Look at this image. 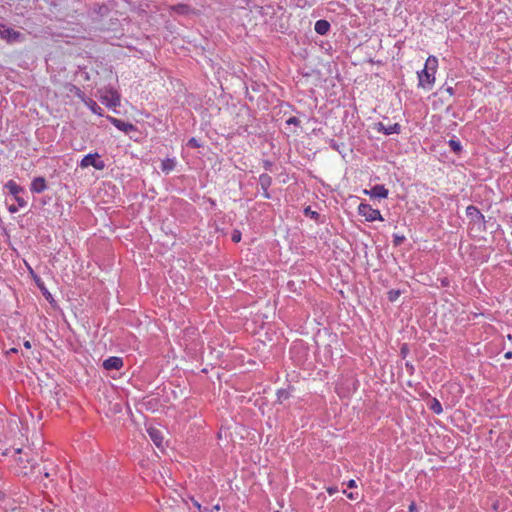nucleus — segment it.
<instances>
[{"label":"nucleus","instance_id":"1","mask_svg":"<svg viewBox=\"0 0 512 512\" xmlns=\"http://www.w3.org/2000/svg\"><path fill=\"white\" fill-rule=\"evenodd\" d=\"M160 509L162 512H188L190 507L185 499L178 497L164 502Z\"/></svg>","mask_w":512,"mask_h":512},{"label":"nucleus","instance_id":"2","mask_svg":"<svg viewBox=\"0 0 512 512\" xmlns=\"http://www.w3.org/2000/svg\"><path fill=\"white\" fill-rule=\"evenodd\" d=\"M360 215L365 217L366 221L383 220L381 213L378 209H373L370 205L361 203L358 207Z\"/></svg>","mask_w":512,"mask_h":512},{"label":"nucleus","instance_id":"3","mask_svg":"<svg viewBox=\"0 0 512 512\" xmlns=\"http://www.w3.org/2000/svg\"><path fill=\"white\" fill-rule=\"evenodd\" d=\"M434 74L435 72L424 68L421 72L418 73L419 85L423 88L431 87L435 81Z\"/></svg>","mask_w":512,"mask_h":512},{"label":"nucleus","instance_id":"4","mask_svg":"<svg viewBox=\"0 0 512 512\" xmlns=\"http://www.w3.org/2000/svg\"><path fill=\"white\" fill-rule=\"evenodd\" d=\"M102 103L108 107H117L120 104V96L116 91L108 90L101 97Z\"/></svg>","mask_w":512,"mask_h":512},{"label":"nucleus","instance_id":"5","mask_svg":"<svg viewBox=\"0 0 512 512\" xmlns=\"http://www.w3.org/2000/svg\"><path fill=\"white\" fill-rule=\"evenodd\" d=\"M98 157L97 154H88L81 160V167L86 168L89 166H93L94 168L98 170H102L104 168V162L98 161L96 158Z\"/></svg>","mask_w":512,"mask_h":512},{"label":"nucleus","instance_id":"6","mask_svg":"<svg viewBox=\"0 0 512 512\" xmlns=\"http://www.w3.org/2000/svg\"><path fill=\"white\" fill-rule=\"evenodd\" d=\"M147 432L151 438V440L154 442V444L160 448V449H163V435H162V432L157 429V428H154V427H149L147 429Z\"/></svg>","mask_w":512,"mask_h":512},{"label":"nucleus","instance_id":"7","mask_svg":"<svg viewBox=\"0 0 512 512\" xmlns=\"http://www.w3.org/2000/svg\"><path fill=\"white\" fill-rule=\"evenodd\" d=\"M123 366V360L120 357H109L108 359L104 360L103 367L106 370H119Z\"/></svg>","mask_w":512,"mask_h":512},{"label":"nucleus","instance_id":"8","mask_svg":"<svg viewBox=\"0 0 512 512\" xmlns=\"http://www.w3.org/2000/svg\"><path fill=\"white\" fill-rule=\"evenodd\" d=\"M18 464L20 465L21 472L24 475L31 474L34 472L36 465L33 459L24 460L22 457L18 459Z\"/></svg>","mask_w":512,"mask_h":512},{"label":"nucleus","instance_id":"9","mask_svg":"<svg viewBox=\"0 0 512 512\" xmlns=\"http://www.w3.org/2000/svg\"><path fill=\"white\" fill-rule=\"evenodd\" d=\"M364 193L376 198H386L388 190L383 185H375L370 190H364Z\"/></svg>","mask_w":512,"mask_h":512},{"label":"nucleus","instance_id":"10","mask_svg":"<svg viewBox=\"0 0 512 512\" xmlns=\"http://www.w3.org/2000/svg\"><path fill=\"white\" fill-rule=\"evenodd\" d=\"M466 214L471 219V221L475 223L484 222V216L480 213V211L475 206H468L466 208Z\"/></svg>","mask_w":512,"mask_h":512},{"label":"nucleus","instance_id":"11","mask_svg":"<svg viewBox=\"0 0 512 512\" xmlns=\"http://www.w3.org/2000/svg\"><path fill=\"white\" fill-rule=\"evenodd\" d=\"M46 180L43 177H37L31 184V190L35 193H41L46 189Z\"/></svg>","mask_w":512,"mask_h":512},{"label":"nucleus","instance_id":"12","mask_svg":"<svg viewBox=\"0 0 512 512\" xmlns=\"http://www.w3.org/2000/svg\"><path fill=\"white\" fill-rule=\"evenodd\" d=\"M111 121L119 130H121L123 132L128 133L135 129L134 125L131 123L123 122L116 118H112Z\"/></svg>","mask_w":512,"mask_h":512},{"label":"nucleus","instance_id":"13","mask_svg":"<svg viewBox=\"0 0 512 512\" xmlns=\"http://www.w3.org/2000/svg\"><path fill=\"white\" fill-rule=\"evenodd\" d=\"M314 29L318 34L325 35L330 29V23L326 20H318Z\"/></svg>","mask_w":512,"mask_h":512},{"label":"nucleus","instance_id":"14","mask_svg":"<svg viewBox=\"0 0 512 512\" xmlns=\"http://www.w3.org/2000/svg\"><path fill=\"white\" fill-rule=\"evenodd\" d=\"M379 130H383L385 134L390 135L393 133H398L400 129V125L398 123H395L393 125H390L388 127H385L382 123L378 124Z\"/></svg>","mask_w":512,"mask_h":512},{"label":"nucleus","instance_id":"15","mask_svg":"<svg viewBox=\"0 0 512 512\" xmlns=\"http://www.w3.org/2000/svg\"><path fill=\"white\" fill-rule=\"evenodd\" d=\"M272 183V179L268 174H261L259 177V184L264 192L268 190Z\"/></svg>","mask_w":512,"mask_h":512},{"label":"nucleus","instance_id":"16","mask_svg":"<svg viewBox=\"0 0 512 512\" xmlns=\"http://www.w3.org/2000/svg\"><path fill=\"white\" fill-rule=\"evenodd\" d=\"M176 162L174 159L167 158L162 161V171L169 173L175 168Z\"/></svg>","mask_w":512,"mask_h":512},{"label":"nucleus","instance_id":"17","mask_svg":"<svg viewBox=\"0 0 512 512\" xmlns=\"http://www.w3.org/2000/svg\"><path fill=\"white\" fill-rule=\"evenodd\" d=\"M20 36V33L13 29H4L2 31V37L8 40H16Z\"/></svg>","mask_w":512,"mask_h":512},{"label":"nucleus","instance_id":"18","mask_svg":"<svg viewBox=\"0 0 512 512\" xmlns=\"http://www.w3.org/2000/svg\"><path fill=\"white\" fill-rule=\"evenodd\" d=\"M437 64H438L437 58L434 56H429L428 59L426 60L424 68L428 69L432 72H435Z\"/></svg>","mask_w":512,"mask_h":512},{"label":"nucleus","instance_id":"19","mask_svg":"<svg viewBox=\"0 0 512 512\" xmlns=\"http://www.w3.org/2000/svg\"><path fill=\"white\" fill-rule=\"evenodd\" d=\"M5 187L14 196H16L22 190V188L18 186L13 180L8 181Z\"/></svg>","mask_w":512,"mask_h":512},{"label":"nucleus","instance_id":"20","mask_svg":"<svg viewBox=\"0 0 512 512\" xmlns=\"http://www.w3.org/2000/svg\"><path fill=\"white\" fill-rule=\"evenodd\" d=\"M430 409L435 413V414H441L442 413V406L440 404V402L436 399V398H433L431 400V404H430Z\"/></svg>","mask_w":512,"mask_h":512},{"label":"nucleus","instance_id":"21","mask_svg":"<svg viewBox=\"0 0 512 512\" xmlns=\"http://www.w3.org/2000/svg\"><path fill=\"white\" fill-rule=\"evenodd\" d=\"M290 393L287 390L281 389L277 392V401L279 403H283L287 399H289Z\"/></svg>","mask_w":512,"mask_h":512},{"label":"nucleus","instance_id":"22","mask_svg":"<svg viewBox=\"0 0 512 512\" xmlns=\"http://www.w3.org/2000/svg\"><path fill=\"white\" fill-rule=\"evenodd\" d=\"M188 6L185 4H178L172 7V10L176 13L185 14L188 12Z\"/></svg>","mask_w":512,"mask_h":512},{"label":"nucleus","instance_id":"23","mask_svg":"<svg viewBox=\"0 0 512 512\" xmlns=\"http://www.w3.org/2000/svg\"><path fill=\"white\" fill-rule=\"evenodd\" d=\"M449 145L455 152H458L461 150V146H460L459 142H457L455 140H450Z\"/></svg>","mask_w":512,"mask_h":512},{"label":"nucleus","instance_id":"24","mask_svg":"<svg viewBox=\"0 0 512 512\" xmlns=\"http://www.w3.org/2000/svg\"><path fill=\"white\" fill-rule=\"evenodd\" d=\"M388 295H389V299H390L391 301H395V300L399 297V295H400V291H399V290H391V291L388 293Z\"/></svg>","mask_w":512,"mask_h":512},{"label":"nucleus","instance_id":"25","mask_svg":"<svg viewBox=\"0 0 512 512\" xmlns=\"http://www.w3.org/2000/svg\"><path fill=\"white\" fill-rule=\"evenodd\" d=\"M231 238L233 242H239L241 240V232L239 230H234Z\"/></svg>","mask_w":512,"mask_h":512},{"label":"nucleus","instance_id":"26","mask_svg":"<svg viewBox=\"0 0 512 512\" xmlns=\"http://www.w3.org/2000/svg\"><path fill=\"white\" fill-rule=\"evenodd\" d=\"M188 146L190 147H193V148H198L200 147V143L198 142V140L196 138H191L189 141H188Z\"/></svg>","mask_w":512,"mask_h":512},{"label":"nucleus","instance_id":"27","mask_svg":"<svg viewBox=\"0 0 512 512\" xmlns=\"http://www.w3.org/2000/svg\"><path fill=\"white\" fill-rule=\"evenodd\" d=\"M404 236L395 235L394 236V244L396 246L400 245L404 241Z\"/></svg>","mask_w":512,"mask_h":512},{"label":"nucleus","instance_id":"28","mask_svg":"<svg viewBox=\"0 0 512 512\" xmlns=\"http://www.w3.org/2000/svg\"><path fill=\"white\" fill-rule=\"evenodd\" d=\"M300 123L299 119L296 118V117H290L288 120H287V124H293V125H298Z\"/></svg>","mask_w":512,"mask_h":512},{"label":"nucleus","instance_id":"29","mask_svg":"<svg viewBox=\"0 0 512 512\" xmlns=\"http://www.w3.org/2000/svg\"><path fill=\"white\" fill-rule=\"evenodd\" d=\"M305 214H306V215H311L312 217H315V216H317V215H318V214H317V212L311 211L310 207H307V208L305 209Z\"/></svg>","mask_w":512,"mask_h":512},{"label":"nucleus","instance_id":"30","mask_svg":"<svg viewBox=\"0 0 512 512\" xmlns=\"http://www.w3.org/2000/svg\"><path fill=\"white\" fill-rule=\"evenodd\" d=\"M409 512H418L415 502H411V504L409 505Z\"/></svg>","mask_w":512,"mask_h":512},{"label":"nucleus","instance_id":"31","mask_svg":"<svg viewBox=\"0 0 512 512\" xmlns=\"http://www.w3.org/2000/svg\"><path fill=\"white\" fill-rule=\"evenodd\" d=\"M219 510H220V505L216 504L208 512H219Z\"/></svg>","mask_w":512,"mask_h":512},{"label":"nucleus","instance_id":"32","mask_svg":"<svg viewBox=\"0 0 512 512\" xmlns=\"http://www.w3.org/2000/svg\"><path fill=\"white\" fill-rule=\"evenodd\" d=\"M15 198H16V201L18 202V204L20 206H24L25 205V201L22 198L18 197L17 195L15 196Z\"/></svg>","mask_w":512,"mask_h":512},{"label":"nucleus","instance_id":"33","mask_svg":"<svg viewBox=\"0 0 512 512\" xmlns=\"http://www.w3.org/2000/svg\"><path fill=\"white\" fill-rule=\"evenodd\" d=\"M347 486H348L349 488H353V487H355V486H356V482H355V480H353V479L349 480V481H348V483H347Z\"/></svg>","mask_w":512,"mask_h":512},{"label":"nucleus","instance_id":"34","mask_svg":"<svg viewBox=\"0 0 512 512\" xmlns=\"http://www.w3.org/2000/svg\"><path fill=\"white\" fill-rule=\"evenodd\" d=\"M191 500H192V502H193L194 506H195L198 510H201V505H200L196 500H194L193 498H191Z\"/></svg>","mask_w":512,"mask_h":512},{"label":"nucleus","instance_id":"35","mask_svg":"<svg viewBox=\"0 0 512 512\" xmlns=\"http://www.w3.org/2000/svg\"><path fill=\"white\" fill-rule=\"evenodd\" d=\"M327 491H328L329 494H333V493L337 492V488L336 487H334V488L331 487V488H328Z\"/></svg>","mask_w":512,"mask_h":512},{"label":"nucleus","instance_id":"36","mask_svg":"<svg viewBox=\"0 0 512 512\" xmlns=\"http://www.w3.org/2000/svg\"><path fill=\"white\" fill-rule=\"evenodd\" d=\"M504 357H505L506 359H510V358H512V352H510V351H509V352L505 353Z\"/></svg>","mask_w":512,"mask_h":512},{"label":"nucleus","instance_id":"37","mask_svg":"<svg viewBox=\"0 0 512 512\" xmlns=\"http://www.w3.org/2000/svg\"><path fill=\"white\" fill-rule=\"evenodd\" d=\"M263 196H264V198H267V199L270 198L268 190H266V192L263 191Z\"/></svg>","mask_w":512,"mask_h":512},{"label":"nucleus","instance_id":"38","mask_svg":"<svg viewBox=\"0 0 512 512\" xmlns=\"http://www.w3.org/2000/svg\"><path fill=\"white\" fill-rule=\"evenodd\" d=\"M24 347L25 348H30L31 347L30 342L29 341L24 342Z\"/></svg>","mask_w":512,"mask_h":512},{"label":"nucleus","instance_id":"39","mask_svg":"<svg viewBox=\"0 0 512 512\" xmlns=\"http://www.w3.org/2000/svg\"><path fill=\"white\" fill-rule=\"evenodd\" d=\"M9 211L10 212H16V208L14 206H10Z\"/></svg>","mask_w":512,"mask_h":512},{"label":"nucleus","instance_id":"40","mask_svg":"<svg viewBox=\"0 0 512 512\" xmlns=\"http://www.w3.org/2000/svg\"><path fill=\"white\" fill-rule=\"evenodd\" d=\"M347 497L350 498V499H354V496H353L352 493L347 494Z\"/></svg>","mask_w":512,"mask_h":512},{"label":"nucleus","instance_id":"41","mask_svg":"<svg viewBox=\"0 0 512 512\" xmlns=\"http://www.w3.org/2000/svg\"><path fill=\"white\" fill-rule=\"evenodd\" d=\"M44 476L49 477L50 476L49 472H44Z\"/></svg>","mask_w":512,"mask_h":512},{"label":"nucleus","instance_id":"42","mask_svg":"<svg viewBox=\"0 0 512 512\" xmlns=\"http://www.w3.org/2000/svg\"><path fill=\"white\" fill-rule=\"evenodd\" d=\"M447 91H448L450 94H452V88H451V87H449V88L447 89Z\"/></svg>","mask_w":512,"mask_h":512},{"label":"nucleus","instance_id":"43","mask_svg":"<svg viewBox=\"0 0 512 512\" xmlns=\"http://www.w3.org/2000/svg\"><path fill=\"white\" fill-rule=\"evenodd\" d=\"M199 512H208V510H207V509H202V508H201V510H199Z\"/></svg>","mask_w":512,"mask_h":512},{"label":"nucleus","instance_id":"44","mask_svg":"<svg viewBox=\"0 0 512 512\" xmlns=\"http://www.w3.org/2000/svg\"><path fill=\"white\" fill-rule=\"evenodd\" d=\"M199 512H208V510H207V509H202V508H201V510H199Z\"/></svg>","mask_w":512,"mask_h":512},{"label":"nucleus","instance_id":"45","mask_svg":"<svg viewBox=\"0 0 512 512\" xmlns=\"http://www.w3.org/2000/svg\"><path fill=\"white\" fill-rule=\"evenodd\" d=\"M15 452L16 453H21V449H16Z\"/></svg>","mask_w":512,"mask_h":512},{"label":"nucleus","instance_id":"46","mask_svg":"<svg viewBox=\"0 0 512 512\" xmlns=\"http://www.w3.org/2000/svg\"><path fill=\"white\" fill-rule=\"evenodd\" d=\"M49 512H55V511H53L52 509H50V510H49Z\"/></svg>","mask_w":512,"mask_h":512}]
</instances>
